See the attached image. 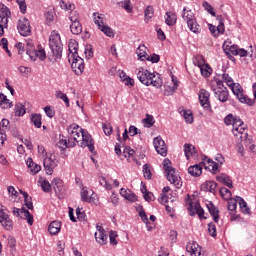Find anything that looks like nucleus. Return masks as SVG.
<instances>
[{
	"instance_id": "1",
	"label": "nucleus",
	"mask_w": 256,
	"mask_h": 256,
	"mask_svg": "<svg viewBox=\"0 0 256 256\" xmlns=\"http://www.w3.org/2000/svg\"><path fill=\"white\" fill-rule=\"evenodd\" d=\"M225 125H232V133L234 137H237L238 141H247V125L241 120L239 116H234L233 114H228L224 118Z\"/></svg>"
},
{
	"instance_id": "2",
	"label": "nucleus",
	"mask_w": 256,
	"mask_h": 256,
	"mask_svg": "<svg viewBox=\"0 0 256 256\" xmlns=\"http://www.w3.org/2000/svg\"><path fill=\"white\" fill-rule=\"evenodd\" d=\"M136 75L140 83H142V85H146V87H149V85L157 88L163 86V80L161 79V74L159 73H151L149 70L139 68Z\"/></svg>"
},
{
	"instance_id": "3",
	"label": "nucleus",
	"mask_w": 256,
	"mask_h": 256,
	"mask_svg": "<svg viewBox=\"0 0 256 256\" xmlns=\"http://www.w3.org/2000/svg\"><path fill=\"white\" fill-rule=\"evenodd\" d=\"M49 47L51 49L52 55L56 59H61L63 57V43L61 42V35L59 32L53 30L49 36Z\"/></svg>"
},
{
	"instance_id": "4",
	"label": "nucleus",
	"mask_w": 256,
	"mask_h": 256,
	"mask_svg": "<svg viewBox=\"0 0 256 256\" xmlns=\"http://www.w3.org/2000/svg\"><path fill=\"white\" fill-rule=\"evenodd\" d=\"M182 19L187 23L188 29L199 35L201 33V26L197 23V19H195V14L192 10H188L187 7L183 8Z\"/></svg>"
},
{
	"instance_id": "5",
	"label": "nucleus",
	"mask_w": 256,
	"mask_h": 256,
	"mask_svg": "<svg viewBox=\"0 0 256 256\" xmlns=\"http://www.w3.org/2000/svg\"><path fill=\"white\" fill-rule=\"evenodd\" d=\"M163 167H164V170L166 173L167 181H169V183H171L172 185H175V187L179 188L180 187L179 179H181V177H179L175 168H173V166H171V160H169L167 158L164 159Z\"/></svg>"
},
{
	"instance_id": "6",
	"label": "nucleus",
	"mask_w": 256,
	"mask_h": 256,
	"mask_svg": "<svg viewBox=\"0 0 256 256\" xmlns=\"http://www.w3.org/2000/svg\"><path fill=\"white\" fill-rule=\"evenodd\" d=\"M230 89L240 103H246V105H249L250 107L253 105V98H249V96L243 93V87H241L240 84L234 83L230 86Z\"/></svg>"
},
{
	"instance_id": "7",
	"label": "nucleus",
	"mask_w": 256,
	"mask_h": 256,
	"mask_svg": "<svg viewBox=\"0 0 256 256\" xmlns=\"http://www.w3.org/2000/svg\"><path fill=\"white\" fill-rule=\"evenodd\" d=\"M71 69L74 71L75 75H83L85 71V60L80 56L71 55Z\"/></svg>"
},
{
	"instance_id": "8",
	"label": "nucleus",
	"mask_w": 256,
	"mask_h": 256,
	"mask_svg": "<svg viewBox=\"0 0 256 256\" xmlns=\"http://www.w3.org/2000/svg\"><path fill=\"white\" fill-rule=\"evenodd\" d=\"M83 128L79 127L76 123L71 124L67 128V133L69 135L70 141H73V143H79V139H81V135L83 133Z\"/></svg>"
},
{
	"instance_id": "9",
	"label": "nucleus",
	"mask_w": 256,
	"mask_h": 256,
	"mask_svg": "<svg viewBox=\"0 0 256 256\" xmlns=\"http://www.w3.org/2000/svg\"><path fill=\"white\" fill-rule=\"evenodd\" d=\"M216 20L218 21V26L210 24L209 31L213 35V37H219V35H223L225 33V20L222 15L216 16Z\"/></svg>"
},
{
	"instance_id": "10",
	"label": "nucleus",
	"mask_w": 256,
	"mask_h": 256,
	"mask_svg": "<svg viewBox=\"0 0 256 256\" xmlns=\"http://www.w3.org/2000/svg\"><path fill=\"white\" fill-rule=\"evenodd\" d=\"M80 139L82 140L80 147L85 149V147H88L90 153H95V141H93V136L89 134L87 131H82V134L80 136Z\"/></svg>"
},
{
	"instance_id": "11",
	"label": "nucleus",
	"mask_w": 256,
	"mask_h": 256,
	"mask_svg": "<svg viewBox=\"0 0 256 256\" xmlns=\"http://www.w3.org/2000/svg\"><path fill=\"white\" fill-rule=\"evenodd\" d=\"M211 94L209 93V91L205 90V89H200L199 93H198V99L200 101V105L201 107H203V109L205 111H210L211 112Z\"/></svg>"
},
{
	"instance_id": "12",
	"label": "nucleus",
	"mask_w": 256,
	"mask_h": 256,
	"mask_svg": "<svg viewBox=\"0 0 256 256\" xmlns=\"http://www.w3.org/2000/svg\"><path fill=\"white\" fill-rule=\"evenodd\" d=\"M11 17V10L5 6V4L0 5V26L5 31L9 27V19Z\"/></svg>"
},
{
	"instance_id": "13",
	"label": "nucleus",
	"mask_w": 256,
	"mask_h": 256,
	"mask_svg": "<svg viewBox=\"0 0 256 256\" xmlns=\"http://www.w3.org/2000/svg\"><path fill=\"white\" fill-rule=\"evenodd\" d=\"M0 223L6 231H11V229H13V220L9 218L7 210L3 205H0Z\"/></svg>"
},
{
	"instance_id": "14",
	"label": "nucleus",
	"mask_w": 256,
	"mask_h": 256,
	"mask_svg": "<svg viewBox=\"0 0 256 256\" xmlns=\"http://www.w3.org/2000/svg\"><path fill=\"white\" fill-rule=\"evenodd\" d=\"M17 29L22 37H29V35H31V24L29 23V19L25 17L21 18L18 21Z\"/></svg>"
},
{
	"instance_id": "15",
	"label": "nucleus",
	"mask_w": 256,
	"mask_h": 256,
	"mask_svg": "<svg viewBox=\"0 0 256 256\" xmlns=\"http://www.w3.org/2000/svg\"><path fill=\"white\" fill-rule=\"evenodd\" d=\"M43 165L47 175H53V169L58 165L55 155L50 154V156H44Z\"/></svg>"
},
{
	"instance_id": "16",
	"label": "nucleus",
	"mask_w": 256,
	"mask_h": 256,
	"mask_svg": "<svg viewBox=\"0 0 256 256\" xmlns=\"http://www.w3.org/2000/svg\"><path fill=\"white\" fill-rule=\"evenodd\" d=\"M153 145L158 155H161L162 157H167V144H165V140L161 138V136L154 138Z\"/></svg>"
},
{
	"instance_id": "17",
	"label": "nucleus",
	"mask_w": 256,
	"mask_h": 256,
	"mask_svg": "<svg viewBox=\"0 0 256 256\" xmlns=\"http://www.w3.org/2000/svg\"><path fill=\"white\" fill-rule=\"evenodd\" d=\"M212 91L221 103H227L229 100V90H227V88H214Z\"/></svg>"
},
{
	"instance_id": "18",
	"label": "nucleus",
	"mask_w": 256,
	"mask_h": 256,
	"mask_svg": "<svg viewBox=\"0 0 256 256\" xmlns=\"http://www.w3.org/2000/svg\"><path fill=\"white\" fill-rule=\"evenodd\" d=\"M93 195H95V192H93V190H89L87 189V187H82L80 191V197L83 203H94L95 197H93Z\"/></svg>"
},
{
	"instance_id": "19",
	"label": "nucleus",
	"mask_w": 256,
	"mask_h": 256,
	"mask_svg": "<svg viewBox=\"0 0 256 256\" xmlns=\"http://www.w3.org/2000/svg\"><path fill=\"white\" fill-rule=\"evenodd\" d=\"M202 161L205 169H210L211 173L215 174L219 171V163L213 161L211 158L203 156Z\"/></svg>"
},
{
	"instance_id": "20",
	"label": "nucleus",
	"mask_w": 256,
	"mask_h": 256,
	"mask_svg": "<svg viewBox=\"0 0 256 256\" xmlns=\"http://www.w3.org/2000/svg\"><path fill=\"white\" fill-rule=\"evenodd\" d=\"M27 55H29L30 59L32 61H37L40 59V61H45L47 59V54L45 53V50L43 48H38L37 50H33L32 52L27 51Z\"/></svg>"
},
{
	"instance_id": "21",
	"label": "nucleus",
	"mask_w": 256,
	"mask_h": 256,
	"mask_svg": "<svg viewBox=\"0 0 256 256\" xmlns=\"http://www.w3.org/2000/svg\"><path fill=\"white\" fill-rule=\"evenodd\" d=\"M68 51H69L68 61H69V63H71V58H73V56L79 57V53H78L79 43H77V41H75V40L70 41L68 44Z\"/></svg>"
},
{
	"instance_id": "22",
	"label": "nucleus",
	"mask_w": 256,
	"mask_h": 256,
	"mask_svg": "<svg viewBox=\"0 0 256 256\" xmlns=\"http://www.w3.org/2000/svg\"><path fill=\"white\" fill-rule=\"evenodd\" d=\"M224 52H225L226 56L228 57V59L235 63V56H237V54L239 52V46L238 45H230V46L227 45L224 48Z\"/></svg>"
},
{
	"instance_id": "23",
	"label": "nucleus",
	"mask_w": 256,
	"mask_h": 256,
	"mask_svg": "<svg viewBox=\"0 0 256 256\" xmlns=\"http://www.w3.org/2000/svg\"><path fill=\"white\" fill-rule=\"evenodd\" d=\"M52 187L56 195H63V193H65V185L63 184V180L60 178H54L52 180Z\"/></svg>"
},
{
	"instance_id": "24",
	"label": "nucleus",
	"mask_w": 256,
	"mask_h": 256,
	"mask_svg": "<svg viewBox=\"0 0 256 256\" xmlns=\"http://www.w3.org/2000/svg\"><path fill=\"white\" fill-rule=\"evenodd\" d=\"M120 195H121V197L126 199V201H130V203H135L137 201V195L135 193H133L131 190L121 188Z\"/></svg>"
},
{
	"instance_id": "25",
	"label": "nucleus",
	"mask_w": 256,
	"mask_h": 256,
	"mask_svg": "<svg viewBox=\"0 0 256 256\" xmlns=\"http://www.w3.org/2000/svg\"><path fill=\"white\" fill-rule=\"evenodd\" d=\"M95 25H97L98 29L107 37H115V32H113V29L103 25V21L100 22L99 20H95Z\"/></svg>"
},
{
	"instance_id": "26",
	"label": "nucleus",
	"mask_w": 256,
	"mask_h": 256,
	"mask_svg": "<svg viewBox=\"0 0 256 256\" xmlns=\"http://www.w3.org/2000/svg\"><path fill=\"white\" fill-rule=\"evenodd\" d=\"M187 253L190 256H201V246L197 242H192L190 245L186 247Z\"/></svg>"
},
{
	"instance_id": "27",
	"label": "nucleus",
	"mask_w": 256,
	"mask_h": 256,
	"mask_svg": "<svg viewBox=\"0 0 256 256\" xmlns=\"http://www.w3.org/2000/svg\"><path fill=\"white\" fill-rule=\"evenodd\" d=\"M206 207L210 215L213 216L214 223H219V209L212 202H208Z\"/></svg>"
},
{
	"instance_id": "28",
	"label": "nucleus",
	"mask_w": 256,
	"mask_h": 256,
	"mask_svg": "<svg viewBox=\"0 0 256 256\" xmlns=\"http://www.w3.org/2000/svg\"><path fill=\"white\" fill-rule=\"evenodd\" d=\"M184 155L188 161L191 157H195V155H197L195 146H193V144H184Z\"/></svg>"
},
{
	"instance_id": "29",
	"label": "nucleus",
	"mask_w": 256,
	"mask_h": 256,
	"mask_svg": "<svg viewBox=\"0 0 256 256\" xmlns=\"http://www.w3.org/2000/svg\"><path fill=\"white\" fill-rule=\"evenodd\" d=\"M215 189H217V183L213 181H206L201 185V191H204L205 193H215Z\"/></svg>"
},
{
	"instance_id": "30",
	"label": "nucleus",
	"mask_w": 256,
	"mask_h": 256,
	"mask_svg": "<svg viewBox=\"0 0 256 256\" xmlns=\"http://www.w3.org/2000/svg\"><path fill=\"white\" fill-rule=\"evenodd\" d=\"M188 173L192 177H200V175L203 173V167L201 164H195L188 168Z\"/></svg>"
},
{
	"instance_id": "31",
	"label": "nucleus",
	"mask_w": 256,
	"mask_h": 256,
	"mask_svg": "<svg viewBox=\"0 0 256 256\" xmlns=\"http://www.w3.org/2000/svg\"><path fill=\"white\" fill-rule=\"evenodd\" d=\"M216 180L219 183H223V185H226L228 189H233V180L228 175L222 174L220 176L216 177Z\"/></svg>"
},
{
	"instance_id": "32",
	"label": "nucleus",
	"mask_w": 256,
	"mask_h": 256,
	"mask_svg": "<svg viewBox=\"0 0 256 256\" xmlns=\"http://www.w3.org/2000/svg\"><path fill=\"white\" fill-rule=\"evenodd\" d=\"M48 231L50 235H57L61 231V222L52 221L48 226Z\"/></svg>"
},
{
	"instance_id": "33",
	"label": "nucleus",
	"mask_w": 256,
	"mask_h": 256,
	"mask_svg": "<svg viewBox=\"0 0 256 256\" xmlns=\"http://www.w3.org/2000/svg\"><path fill=\"white\" fill-rule=\"evenodd\" d=\"M165 23L168 27H173L177 23V14L174 12H166L165 14Z\"/></svg>"
},
{
	"instance_id": "34",
	"label": "nucleus",
	"mask_w": 256,
	"mask_h": 256,
	"mask_svg": "<svg viewBox=\"0 0 256 256\" xmlns=\"http://www.w3.org/2000/svg\"><path fill=\"white\" fill-rule=\"evenodd\" d=\"M26 165L31 171L32 175H37V173L41 171V167L38 164H35V162H33V159L31 158H28V160L26 161Z\"/></svg>"
},
{
	"instance_id": "35",
	"label": "nucleus",
	"mask_w": 256,
	"mask_h": 256,
	"mask_svg": "<svg viewBox=\"0 0 256 256\" xmlns=\"http://www.w3.org/2000/svg\"><path fill=\"white\" fill-rule=\"evenodd\" d=\"M237 201L240 205L242 213H244V215H250L251 209L249 208V206H247V202L243 198H241V196H237Z\"/></svg>"
},
{
	"instance_id": "36",
	"label": "nucleus",
	"mask_w": 256,
	"mask_h": 256,
	"mask_svg": "<svg viewBox=\"0 0 256 256\" xmlns=\"http://www.w3.org/2000/svg\"><path fill=\"white\" fill-rule=\"evenodd\" d=\"M14 113L15 117H23L25 113H27V110L25 109V105H23L21 102H18L14 106Z\"/></svg>"
},
{
	"instance_id": "37",
	"label": "nucleus",
	"mask_w": 256,
	"mask_h": 256,
	"mask_svg": "<svg viewBox=\"0 0 256 256\" xmlns=\"http://www.w3.org/2000/svg\"><path fill=\"white\" fill-rule=\"evenodd\" d=\"M0 107L1 109H11V107H13V102H11V100L7 99V96L3 93L0 94Z\"/></svg>"
},
{
	"instance_id": "38",
	"label": "nucleus",
	"mask_w": 256,
	"mask_h": 256,
	"mask_svg": "<svg viewBox=\"0 0 256 256\" xmlns=\"http://www.w3.org/2000/svg\"><path fill=\"white\" fill-rule=\"evenodd\" d=\"M70 31L73 35H81L83 32V26L81 22H74L70 25Z\"/></svg>"
},
{
	"instance_id": "39",
	"label": "nucleus",
	"mask_w": 256,
	"mask_h": 256,
	"mask_svg": "<svg viewBox=\"0 0 256 256\" xmlns=\"http://www.w3.org/2000/svg\"><path fill=\"white\" fill-rule=\"evenodd\" d=\"M30 120L36 129H41V125H43L41 114H32Z\"/></svg>"
},
{
	"instance_id": "40",
	"label": "nucleus",
	"mask_w": 256,
	"mask_h": 256,
	"mask_svg": "<svg viewBox=\"0 0 256 256\" xmlns=\"http://www.w3.org/2000/svg\"><path fill=\"white\" fill-rule=\"evenodd\" d=\"M145 49H147L145 45H140L137 49V55L140 61H146V59H149V55L145 52Z\"/></svg>"
},
{
	"instance_id": "41",
	"label": "nucleus",
	"mask_w": 256,
	"mask_h": 256,
	"mask_svg": "<svg viewBox=\"0 0 256 256\" xmlns=\"http://www.w3.org/2000/svg\"><path fill=\"white\" fill-rule=\"evenodd\" d=\"M200 73L202 77H211V73H213V68L209 64H205L203 67L200 68Z\"/></svg>"
},
{
	"instance_id": "42",
	"label": "nucleus",
	"mask_w": 256,
	"mask_h": 256,
	"mask_svg": "<svg viewBox=\"0 0 256 256\" xmlns=\"http://www.w3.org/2000/svg\"><path fill=\"white\" fill-rule=\"evenodd\" d=\"M142 123L144 127L150 129V127H153V125H155V118L152 115L147 114L146 118L142 120Z\"/></svg>"
},
{
	"instance_id": "43",
	"label": "nucleus",
	"mask_w": 256,
	"mask_h": 256,
	"mask_svg": "<svg viewBox=\"0 0 256 256\" xmlns=\"http://www.w3.org/2000/svg\"><path fill=\"white\" fill-rule=\"evenodd\" d=\"M180 113L184 117L186 123H193V112L191 110H182Z\"/></svg>"
},
{
	"instance_id": "44",
	"label": "nucleus",
	"mask_w": 256,
	"mask_h": 256,
	"mask_svg": "<svg viewBox=\"0 0 256 256\" xmlns=\"http://www.w3.org/2000/svg\"><path fill=\"white\" fill-rule=\"evenodd\" d=\"M214 83L215 84H212L211 85V89H223V88H226L225 85L223 84V78L219 77H214Z\"/></svg>"
},
{
	"instance_id": "45",
	"label": "nucleus",
	"mask_w": 256,
	"mask_h": 256,
	"mask_svg": "<svg viewBox=\"0 0 256 256\" xmlns=\"http://www.w3.org/2000/svg\"><path fill=\"white\" fill-rule=\"evenodd\" d=\"M95 239L100 245H107V236L105 235V232L100 234L95 233Z\"/></svg>"
},
{
	"instance_id": "46",
	"label": "nucleus",
	"mask_w": 256,
	"mask_h": 256,
	"mask_svg": "<svg viewBox=\"0 0 256 256\" xmlns=\"http://www.w3.org/2000/svg\"><path fill=\"white\" fill-rule=\"evenodd\" d=\"M56 98L61 99V101H64L66 107H69V97H67V94L63 93L61 90L56 91Z\"/></svg>"
},
{
	"instance_id": "47",
	"label": "nucleus",
	"mask_w": 256,
	"mask_h": 256,
	"mask_svg": "<svg viewBox=\"0 0 256 256\" xmlns=\"http://www.w3.org/2000/svg\"><path fill=\"white\" fill-rule=\"evenodd\" d=\"M0 47H2L4 51H6L9 57H11L12 54H11V50H9V40H7V38H2L0 40Z\"/></svg>"
},
{
	"instance_id": "48",
	"label": "nucleus",
	"mask_w": 256,
	"mask_h": 256,
	"mask_svg": "<svg viewBox=\"0 0 256 256\" xmlns=\"http://www.w3.org/2000/svg\"><path fill=\"white\" fill-rule=\"evenodd\" d=\"M219 77L222 79L223 83H226L228 87L233 85L235 82L233 81V78L229 76L227 73H223L222 75H219Z\"/></svg>"
},
{
	"instance_id": "49",
	"label": "nucleus",
	"mask_w": 256,
	"mask_h": 256,
	"mask_svg": "<svg viewBox=\"0 0 256 256\" xmlns=\"http://www.w3.org/2000/svg\"><path fill=\"white\" fill-rule=\"evenodd\" d=\"M153 15H155V10L153 9V6H147L144 10L145 19H153Z\"/></svg>"
},
{
	"instance_id": "50",
	"label": "nucleus",
	"mask_w": 256,
	"mask_h": 256,
	"mask_svg": "<svg viewBox=\"0 0 256 256\" xmlns=\"http://www.w3.org/2000/svg\"><path fill=\"white\" fill-rule=\"evenodd\" d=\"M24 215L21 216V219L27 220L28 225H33V216L29 210H23Z\"/></svg>"
},
{
	"instance_id": "51",
	"label": "nucleus",
	"mask_w": 256,
	"mask_h": 256,
	"mask_svg": "<svg viewBox=\"0 0 256 256\" xmlns=\"http://www.w3.org/2000/svg\"><path fill=\"white\" fill-rule=\"evenodd\" d=\"M237 203H239V200H237V196H236V199L228 200V211H231L232 213L233 211H236Z\"/></svg>"
},
{
	"instance_id": "52",
	"label": "nucleus",
	"mask_w": 256,
	"mask_h": 256,
	"mask_svg": "<svg viewBox=\"0 0 256 256\" xmlns=\"http://www.w3.org/2000/svg\"><path fill=\"white\" fill-rule=\"evenodd\" d=\"M69 21L72 23H79V12L77 11H70L68 16Z\"/></svg>"
},
{
	"instance_id": "53",
	"label": "nucleus",
	"mask_w": 256,
	"mask_h": 256,
	"mask_svg": "<svg viewBox=\"0 0 256 256\" xmlns=\"http://www.w3.org/2000/svg\"><path fill=\"white\" fill-rule=\"evenodd\" d=\"M202 5H203L205 11H207V13L212 15V17H216L215 10L213 9V6H211V4H209V2L205 1V2H203Z\"/></svg>"
},
{
	"instance_id": "54",
	"label": "nucleus",
	"mask_w": 256,
	"mask_h": 256,
	"mask_svg": "<svg viewBox=\"0 0 256 256\" xmlns=\"http://www.w3.org/2000/svg\"><path fill=\"white\" fill-rule=\"evenodd\" d=\"M208 232L211 237H217V226H215V223L210 222L208 224Z\"/></svg>"
},
{
	"instance_id": "55",
	"label": "nucleus",
	"mask_w": 256,
	"mask_h": 256,
	"mask_svg": "<svg viewBox=\"0 0 256 256\" xmlns=\"http://www.w3.org/2000/svg\"><path fill=\"white\" fill-rule=\"evenodd\" d=\"M194 65L195 67H199V69L205 67V60L203 59V56H198L196 57V59L194 60Z\"/></svg>"
},
{
	"instance_id": "56",
	"label": "nucleus",
	"mask_w": 256,
	"mask_h": 256,
	"mask_svg": "<svg viewBox=\"0 0 256 256\" xmlns=\"http://www.w3.org/2000/svg\"><path fill=\"white\" fill-rule=\"evenodd\" d=\"M41 189H42V191H44V193H50L51 183H49L47 180H43L41 182Z\"/></svg>"
},
{
	"instance_id": "57",
	"label": "nucleus",
	"mask_w": 256,
	"mask_h": 256,
	"mask_svg": "<svg viewBox=\"0 0 256 256\" xmlns=\"http://www.w3.org/2000/svg\"><path fill=\"white\" fill-rule=\"evenodd\" d=\"M16 2L19 5V9L23 15L27 13V3H25V0H16Z\"/></svg>"
},
{
	"instance_id": "58",
	"label": "nucleus",
	"mask_w": 256,
	"mask_h": 256,
	"mask_svg": "<svg viewBox=\"0 0 256 256\" xmlns=\"http://www.w3.org/2000/svg\"><path fill=\"white\" fill-rule=\"evenodd\" d=\"M141 192L143 193V195H144V199H145V201H147L148 203L150 202V201H153V193H151V192H147V188H142L141 189Z\"/></svg>"
},
{
	"instance_id": "59",
	"label": "nucleus",
	"mask_w": 256,
	"mask_h": 256,
	"mask_svg": "<svg viewBox=\"0 0 256 256\" xmlns=\"http://www.w3.org/2000/svg\"><path fill=\"white\" fill-rule=\"evenodd\" d=\"M143 174L145 179H151L152 174H151V169H149V164H144L143 165Z\"/></svg>"
},
{
	"instance_id": "60",
	"label": "nucleus",
	"mask_w": 256,
	"mask_h": 256,
	"mask_svg": "<svg viewBox=\"0 0 256 256\" xmlns=\"http://www.w3.org/2000/svg\"><path fill=\"white\" fill-rule=\"evenodd\" d=\"M124 157H133L135 155V150L131 149V147L126 146L123 151Z\"/></svg>"
},
{
	"instance_id": "61",
	"label": "nucleus",
	"mask_w": 256,
	"mask_h": 256,
	"mask_svg": "<svg viewBox=\"0 0 256 256\" xmlns=\"http://www.w3.org/2000/svg\"><path fill=\"white\" fill-rule=\"evenodd\" d=\"M76 215H77L78 221H85L86 215H85V211H83V208H77Z\"/></svg>"
},
{
	"instance_id": "62",
	"label": "nucleus",
	"mask_w": 256,
	"mask_h": 256,
	"mask_svg": "<svg viewBox=\"0 0 256 256\" xmlns=\"http://www.w3.org/2000/svg\"><path fill=\"white\" fill-rule=\"evenodd\" d=\"M44 112L49 117V119H53L55 117V110L51 106L44 107Z\"/></svg>"
},
{
	"instance_id": "63",
	"label": "nucleus",
	"mask_w": 256,
	"mask_h": 256,
	"mask_svg": "<svg viewBox=\"0 0 256 256\" xmlns=\"http://www.w3.org/2000/svg\"><path fill=\"white\" fill-rule=\"evenodd\" d=\"M220 195L222 196V197H226L227 199H230V197H231V190L230 189H227V188H225V187H222V188H220Z\"/></svg>"
},
{
	"instance_id": "64",
	"label": "nucleus",
	"mask_w": 256,
	"mask_h": 256,
	"mask_svg": "<svg viewBox=\"0 0 256 256\" xmlns=\"http://www.w3.org/2000/svg\"><path fill=\"white\" fill-rule=\"evenodd\" d=\"M84 53L86 55V58L91 59L93 57V46L86 45Z\"/></svg>"
}]
</instances>
